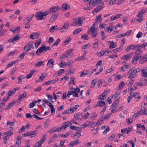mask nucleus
Instances as JSON below:
<instances>
[{
	"label": "nucleus",
	"instance_id": "1",
	"mask_svg": "<svg viewBox=\"0 0 147 147\" xmlns=\"http://www.w3.org/2000/svg\"><path fill=\"white\" fill-rule=\"evenodd\" d=\"M141 47H143L144 49L147 48V43H144L141 45H139V48H137L138 49L136 51V56L132 58V63H133L137 64V60L141 57V56L140 55L142 53V49H141Z\"/></svg>",
	"mask_w": 147,
	"mask_h": 147
},
{
	"label": "nucleus",
	"instance_id": "2",
	"mask_svg": "<svg viewBox=\"0 0 147 147\" xmlns=\"http://www.w3.org/2000/svg\"><path fill=\"white\" fill-rule=\"evenodd\" d=\"M140 71V69L138 68L134 70L130 69L127 73L128 75V78L131 79L137 77L138 76L137 74Z\"/></svg>",
	"mask_w": 147,
	"mask_h": 147
},
{
	"label": "nucleus",
	"instance_id": "3",
	"mask_svg": "<svg viewBox=\"0 0 147 147\" xmlns=\"http://www.w3.org/2000/svg\"><path fill=\"white\" fill-rule=\"evenodd\" d=\"M105 120L104 117H103L100 118L98 120L97 122L92 123V128L94 127H96V128H92V131L95 130L96 131L94 132H92V134H98V132L97 131L100 129L99 125L102 124V121Z\"/></svg>",
	"mask_w": 147,
	"mask_h": 147
},
{
	"label": "nucleus",
	"instance_id": "4",
	"mask_svg": "<svg viewBox=\"0 0 147 147\" xmlns=\"http://www.w3.org/2000/svg\"><path fill=\"white\" fill-rule=\"evenodd\" d=\"M49 14L50 13L48 11L43 12L39 11L36 13L35 17L38 20H41L45 19L46 16Z\"/></svg>",
	"mask_w": 147,
	"mask_h": 147
},
{
	"label": "nucleus",
	"instance_id": "5",
	"mask_svg": "<svg viewBox=\"0 0 147 147\" xmlns=\"http://www.w3.org/2000/svg\"><path fill=\"white\" fill-rule=\"evenodd\" d=\"M145 10L143 9L141 10L140 11L138 12L137 16L138 18H139V19H137V21L139 22H140L142 21L143 19L142 18H143V14L145 12Z\"/></svg>",
	"mask_w": 147,
	"mask_h": 147
},
{
	"label": "nucleus",
	"instance_id": "6",
	"mask_svg": "<svg viewBox=\"0 0 147 147\" xmlns=\"http://www.w3.org/2000/svg\"><path fill=\"white\" fill-rule=\"evenodd\" d=\"M47 137V135L43 134L42 139L35 144L36 147H41L42 144L45 141Z\"/></svg>",
	"mask_w": 147,
	"mask_h": 147
},
{
	"label": "nucleus",
	"instance_id": "7",
	"mask_svg": "<svg viewBox=\"0 0 147 147\" xmlns=\"http://www.w3.org/2000/svg\"><path fill=\"white\" fill-rule=\"evenodd\" d=\"M33 45L34 43L33 42H31L28 43L24 47V50L28 52L32 48L33 49H34V47H33Z\"/></svg>",
	"mask_w": 147,
	"mask_h": 147
},
{
	"label": "nucleus",
	"instance_id": "8",
	"mask_svg": "<svg viewBox=\"0 0 147 147\" xmlns=\"http://www.w3.org/2000/svg\"><path fill=\"white\" fill-rule=\"evenodd\" d=\"M96 24V23H94L92 25V37H95L97 35L98 25Z\"/></svg>",
	"mask_w": 147,
	"mask_h": 147
},
{
	"label": "nucleus",
	"instance_id": "9",
	"mask_svg": "<svg viewBox=\"0 0 147 147\" xmlns=\"http://www.w3.org/2000/svg\"><path fill=\"white\" fill-rule=\"evenodd\" d=\"M83 18L82 17H79L77 21L74 22L73 24L75 26H80L83 24Z\"/></svg>",
	"mask_w": 147,
	"mask_h": 147
},
{
	"label": "nucleus",
	"instance_id": "10",
	"mask_svg": "<svg viewBox=\"0 0 147 147\" xmlns=\"http://www.w3.org/2000/svg\"><path fill=\"white\" fill-rule=\"evenodd\" d=\"M105 7L103 5H99L92 11V13L94 14H95L97 12L100 11L103 8H105Z\"/></svg>",
	"mask_w": 147,
	"mask_h": 147
},
{
	"label": "nucleus",
	"instance_id": "11",
	"mask_svg": "<svg viewBox=\"0 0 147 147\" xmlns=\"http://www.w3.org/2000/svg\"><path fill=\"white\" fill-rule=\"evenodd\" d=\"M18 89L17 88H14L12 90H9V91L7 93V96L10 97L14 94L16 90Z\"/></svg>",
	"mask_w": 147,
	"mask_h": 147
},
{
	"label": "nucleus",
	"instance_id": "12",
	"mask_svg": "<svg viewBox=\"0 0 147 147\" xmlns=\"http://www.w3.org/2000/svg\"><path fill=\"white\" fill-rule=\"evenodd\" d=\"M108 92L107 90H105L102 93V95H99L98 98L102 100H105L106 97V96L108 94Z\"/></svg>",
	"mask_w": 147,
	"mask_h": 147
},
{
	"label": "nucleus",
	"instance_id": "13",
	"mask_svg": "<svg viewBox=\"0 0 147 147\" xmlns=\"http://www.w3.org/2000/svg\"><path fill=\"white\" fill-rule=\"evenodd\" d=\"M54 62L53 59H49L47 62V65L49 68H53L54 65Z\"/></svg>",
	"mask_w": 147,
	"mask_h": 147
},
{
	"label": "nucleus",
	"instance_id": "14",
	"mask_svg": "<svg viewBox=\"0 0 147 147\" xmlns=\"http://www.w3.org/2000/svg\"><path fill=\"white\" fill-rule=\"evenodd\" d=\"M118 107V105L113 103L111 107V112L112 113H114L116 112L117 111V108Z\"/></svg>",
	"mask_w": 147,
	"mask_h": 147
},
{
	"label": "nucleus",
	"instance_id": "15",
	"mask_svg": "<svg viewBox=\"0 0 147 147\" xmlns=\"http://www.w3.org/2000/svg\"><path fill=\"white\" fill-rule=\"evenodd\" d=\"M74 117L76 120H81L82 118V115L81 113H78L74 115Z\"/></svg>",
	"mask_w": 147,
	"mask_h": 147
},
{
	"label": "nucleus",
	"instance_id": "16",
	"mask_svg": "<svg viewBox=\"0 0 147 147\" xmlns=\"http://www.w3.org/2000/svg\"><path fill=\"white\" fill-rule=\"evenodd\" d=\"M132 53H129V54L123 56L121 57V59L123 60H127L129 59L132 57Z\"/></svg>",
	"mask_w": 147,
	"mask_h": 147
},
{
	"label": "nucleus",
	"instance_id": "17",
	"mask_svg": "<svg viewBox=\"0 0 147 147\" xmlns=\"http://www.w3.org/2000/svg\"><path fill=\"white\" fill-rule=\"evenodd\" d=\"M98 83V87L99 88L100 87L102 86V81L101 80L98 81L97 79H94L92 80V84H93L94 86H95L97 83Z\"/></svg>",
	"mask_w": 147,
	"mask_h": 147
},
{
	"label": "nucleus",
	"instance_id": "18",
	"mask_svg": "<svg viewBox=\"0 0 147 147\" xmlns=\"http://www.w3.org/2000/svg\"><path fill=\"white\" fill-rule=\"evenodd\" d=\"M80 142H79V140L78 139L77 140H75L74 141H73L71 142H70L68 146H74L78 144H79Z\"/></svg>",
	"mask_w": 147,
	"mask_h": 147
},
{
	"label": "nucleus",
	"instance_id": "19",
	"mask_svg": "<svg viewBox=\"0 0 147 147\" xmlns=\"http://www.w3.org/2000/svg\"><path fill=\"white\" fill-rule=\"evenodd\" d=\"M60 9V7L59 6H55L51 7L50 9V11L51 12H55L59 10Z\"/></svg>",
	"mask_w": 147,
	"mask_h": 147
},
{
	"label": "nucleus",
	"instance_id": "20",
	"mask_svg": "<svg viewBox=\"0 0 147 147\" xmlns=\"http://www.w3.org/2000/svg\"><path fill=\"white\" fill-rule=\"evenodd\" d=\"M58 80V79H54L51 81H48L46 82H45L43 84V85L45 86L46 85H49L51 84H54L57 82Z\"/></svg>",
	"mask_w": 147,
	"mask_h": 147
},
{
	"label": "nucleus",
	"instance_id": "21",
	"mask_svg": "<svg viewBox=\"0 0 147 147\" xmlns=\"http://www.w3.org/2000/svg\"><path fill=\"white\" fill-rule=\"evenodd\" d=\"M39 34L37 32H34L30 35V38L31 39H34L37 38L39 36Z\"/></svg>",
	"mask_w": 147,
	"mask_h": 147
},
{
	"label": "nucleus",
	"instance_id": "22",
	"mask_svg": "<svg viewBox=\"0 0 147 147\" xmlns=\"http://www.w3.org/2000/svg\"><path fill=\"white\" fill-rule=\"evenodd\" d=\"M69 27V24L67 23H65L63 27L60 30L61 31V32H65L66 31L68 28Z\"/></svg>",
	"mask_w": 147,
	"mask_h": 147
},
{
	"label": "nucleus",
	"instance_id": "23",
	"mask_svg": "<svg viewBox=\"0 0 147 147\" xmlns=\"http://www.w3.org/2000/svg\"><path fill=\"white\" fill-rule=\"evenodd\" d=\"M72 125V123L70 121H67L64 123L62 125V127L64 129H65L67 127H69Z\"/></svg>",
	"mask_w": 147,
	"mask_h": 147
},
{
	"label": "nucleus",
	"instance_id": "24",
	"mask_svg": "<svg viewBox=\"0 0 147 147\" xmlns=\"http://www.w3.org/2000/svg\"><path fill=\"white\" fill-rule=\"evenodd\" d=\"M58 17L57 15L55 13H53L52 16L50 19V21L51 22H54Z\"/></svg>",
	"mask_w": 147,
	"mask_h": 147
},
{
	"label": "nucleus",
	"instance_id": "25",
	"mask_svg": "<svg viewBox=\"0 0 147 147\" xmlns=\"http://www.w3.org/2000/svg\"><path fill=\"white\" fill-rule=\"evenodd\" d=\"M147 55H145L142 57L139 62V63L142 64L145 63L147 61Z\"/></svg>",
	"mask_w": 147,
	"mask_h": 147
},
{
	"label": "nucleus",
	"instance_id": "26",
	"mask_svg": "<svg viewBox=\"0 0 147 147\" xmlns=\"http://www.w3.org/2000/svg\"><path fill=\"white\" fill-rule=\"evenodd\" d=\"M71 133L70 132H67L65 134H60L58 135V136L59 137L64 138H66L69 136L71 134Z\"/></svg>",
	"mask_w": 147,
	"mask_h": 147
},
{
	"label": "nucleus",
	"instance_id": "27",
	"mask_svg": "<svg viewBox=\"0 0 147 147\" xmlns=\"http://www.w3.org/2000/svg\"><path fill=\"white\" fill-rule=\"evenodd\" d=\"M79 106V105H75L74 107H71L70 109V111L71 113H73L76 111Z\"/></svg>",
	"mask_w": 147,
	"mask_h": 147
},
{
	"label": "nucleus",
	"instance_id": "28",
	"mask_svg": "<svg viewBox=\"0 0 147 147\" xmlns=\"http://www.w3.org/2000/svg\"><path fill=\"white\" fill-rule=\"evenodd\" d=\"M142 76L147 77V67L146 69L143 68L142 70Z\"/></svg>",
	"mask_w": 147,
	"mask_h": 147
},
{
	"label": "nucleus",
	"instance_id": "29",
	"mask_svg": "<svg viewBox=\"0 0 147 147\" xmlns=\"http://www.w3.org/2000/svg\"><path fill=\"white\" fill-rule=\"evenodd\" d=\"M34 16V15H30L27 18L24 20V22L26 23H28L31 21L32 20V18Z\"/></svg>",
	"mask_w": 147,
	"mask_h": 147
},
{
	"label": "nucleus",
	"instance_id": "30",
	"mask_svg": "<svg viewBox=\"0 0 147 147\" xmlns=\"http://www.w3.org/2000/svg\"><path fill=\"white\" fill-rule=\"evenodd\" d=\"M26 95L25 93H24L20 95L18 97V100L21 102L22 101V99L26 98Z\"/></svg>",
	"mask_w": 147,
	"mask_h": 147
},
{
	"label": "nucleus",
	"instance_id": "31",
	"mask_svg": "<svg viewBox=\"0 0 147 147\" xmlns=\"http://www.w3.org/2000/svg\"><path fill=\"white\" fill-rule=\"evenodd\" d=\"M122 15L121 14H117L115 16H111V20L112 21L114 20L119 18Z\"/></svg>",
	"mask_w": 147,
	"mask_h": 147
},
{
	"label": "nucleus",
	"instance_id": "32",
	"mask_svg": "<svg viewBox=\"0 0 147 147\" xmlns=\"http://www.w3.org/2000/svg\"><path fill=\"white\" fill-rule=\"evenodd\" d=\"M21 142V140L20 137V136H17L16 138V144L20 146Z\"/></svg>",
	"mask_w": 147,
	"mask_h": 147
},
{
	"label": "nucleus",
	"instance_id": "33",
	"mask_svg": "<svg viewBox=\"0 0 147 147\" xmlns=\"http://www.w3.org/2000/svg\"><path fill=\"white\" fill-rule=\"evenodd\" d=\"M41 39H39L36 40L34 43L35 47L37 49L41 43Z\"/></svg>",
	"mask_w": 147,
	"mask_h": 147
},
{
	"label": "nucleus",
	"instance_id": "34",
	"mask_svg": "<svg viewBox=\"0 0 147 147\" xmlns=\"http://www.w3.org/2000/svg\"><path fill=\"white\" fill-rule=\"evenodd\" d=\"M62 7L65 10H67L70 7V5L68 4L63 3L62 5Z\"/></svg>",
	"mask_w": 147,
	"mask_h": 147
},
{
	"label": "nucleus",
	"instance_id": "35",
	"mask_svg": "<svg viewBox=\"0 0 147 147\" xmlns=\"http://www.w3.org/2000/svg\"><path fill=\"white\" fill-rule=\"evenodd\" d=\"M45 77L46 76L44 75V74H42L40 77L39 79L36 80V82H39L41 81H42Z\"/></svg>",
	"mask_w": 147,
	"mask_h": 147
},
{
	"label": "nucleus",
	"instance_id": "36",
	"mask_svg": "<svg viewBox=\"0 0 147 147\" xmlns=\"http://www.w3.org/2000/svg\"><path fill=\"white\" fill-rule=\"evenodd\" d=\"M76 78L74 76H73L70 78L71 82L69 83V84H73L75 85L76 83V81H75Z\"/></svg>",
	"mask_w": 147,
	"mask_h": 147
},
{
	"label": "nucleus",
	"instance_id": "37",
	"mask_svg": "<svg viewBox=\"0 0 147 147\" xmlns=\"http://www.w3.org/2000/svg\"><path fill=\"white\" fill-rule=\"evenodd\" d=\"M42 48L43 52H45L47 51V50H49L50 49V47L49 46L46 47L45 46H41Z\"/></svg>",
	"mask_w": 147,
	"mask_h": 147
},
{
	"label": "nucleus",
	"instance_id": "38",
	"mask_svg": "<svg viewBox=\"0 0 147 147\" xmlns=\"http://www.w3.org/2000/svg\"><path fill=\"white\" fill-rule=\"evenodd\" d=\"M102 17V15L100 14L98 16H96V22L99 23L101 22L102 20L101 19Z\"/></svg>",
	"mask_w": 147,
	"mask_h": 147
},
{
	"label": "nucleus",
	"instance_id": "39",
	"mask_svg": "<svg viewBox=\"0 0 147 147\" xmlns=\"http://www.w3.org/2000/svg\"><path fill=\"white\" fill-rule=\"evenodd\" d=\"M13 134V132L11 131H8L5 132L4 134L7 137H8L9 136H10Z\"/></svg>",
	"mask_w": 147,
	"mask_h": 147
},
{
	"label": "nucleus",
	"instance_id": "40",
	"mask_svg": "<svg viewBox=\"0 0 147 147\" xmlns=\"http://www.w3.org/2000/svg\"><path fill=\"white\" fill-rule=\"evenodd\" d=\"M109 42L110 43H111L110 45L109 46V48L113 49L115 48L116 47V45L115 44V42L114 41H112L111 42V41H109Z\"/></svg>",
	"mask_w": 147,
	"mask_h": 147
},
{
	"label": "nucleus",
	"instance_id": "41",
	"mask_svg": "<svg viewBox=\"0 0 147 147\" xmlns=\"http://www.w3.org/2000/svg\"><path fill=\"white\" fill-rule=\"evenodd\" d=\"M130 46L131 49L134 50L137 49V48H139V45H130Z\"/></svg>",
	"mask_w": 147,
	"mask_h": 147
},
{
	"label": "nucleus",
	"instance_id": "42",
	"mask_svg": "<svg viewBox=\"0 0 147 147\" xmlns=\"http://www.w3.org/2000/svg\"><path fill=\"white\" fill-rule=\"evenodd\" d=\"M82 30V29L80 28L76 29L73 32V34L74 35L80 33Z\"/></svg>",
	"mask_w": 147,
	"mask_h": 147
},
{
	"label": "nucleus",
	"instance_id": "43",
	"mask_svg": "<svg viewBox=\"0 0 147 147\" xmlns=\"http://www.w3.org/2000/svg\"><path fill=\"white\" fill-rule=\"evenodd\" d=\"M25 78V77L24 76H23L18 77V84H21L22 82V79Z\"/></svg>",
	"mask_w": 147,
	"mask_h": 147
},
{
	"label": "nucleus",
	"instance_id": "44",
	"mask_svg": "<svg viewBox=\"0 0 147 147\" xmlns=\"http://www.w3.org/2000/svg\"><path fill=\"white\" fill-rule=\"evenodd\" d=\"M98 105L100 107L103 106L105 105V103L104 101L100 100L98 102Z\"/></svg>",
	"mask_w": 147,
	"mask_h": 147
},
{
	"label": "nucleus",
	"instance_id": "45",
	"mask_svg": "<svg viewBox=\"0 0 147 147\" xmlns=\"http://www.w3.org/2000/svg\"><path fill=\"white\" fill-rule=\"evenodd\" d=\"M44 65V62L42 61H38L35 65V67H39L41 65Z\"/></svg>",
	"mask_w": 147,
	"mask_h": 147
},
{
	"label": "nucleus",
	"instance_id": "46",
	"mask_svg": "<svg viewBox=\"0 0 147 147\" xmlns=\"http://www.w3.org/2000/svg\"><path fill=\"white\" fill-rule=\"evenodd\" d=\"M70 128L71 129L76 130L77 131H79L80 129L79 127L74 125H71Z\"/></svg>",
	"mask_w": 147,
	"mask_h": 147
},
{
	"label": "nucleus",
	"instance_id": "47",
	"mask_svg": "<svg viewBox=\"0 0 147 147\" xmlns=\"http://www.w3.org/2000/svg\"><path fill=\"white\" fill-rule=\"evenodd\" d=\"M121 132L123 134H128L129 133L127 128L122 129L121 130Z\"/></svg>",
	"mask_w": 147,
	"mask_h": 147
},
{
	"label": "nucleus",
	"instance_id": "48",
	"mask_svg": "<svg viewBox=\"0 0 147 147\" xmlns=\"http://www.w3.org/2000/svg\"><path fill=\"white\" fill-rule=\"evenodd\" d=\"M96 54L99 57H101L104 55H105V52L104 51H102L100 52L96 53Z\"/></svg>",
	"mask_w": 147,
	"mask_h": 147
},
{
	"label": "nucleus",
	"instance_id": "49",
	"mask_svg": "<svg viewBox=\"0 0 147 147\" xmlns=\"http://www.w3.org/2000/svg\"><path fill=\"white\" fill-rule=\"evenodd\" d=\"M57 26H53L49 30L50 32L52 33L55 30L57 29Z\"/></svg>",
	"mask_w": 147,
	"mask_h": 147
},
{
	"label": "nucleus",
	"instance_id": "50",
	"mask_svg": "<svg viewBox=\"0 0 147 147\" xmlns=\"http://www.w3.org/2000/svg\"><path fill=\"white\" fill-rule=\"evenodd\" d=\"M34 71L31 70L30 72V74H28V75L26 76V78L27 79H29L32 76V75L33 74Z\"/></svg>",
	"mask_w": 147,
	"mask_h": 147
},
{
	"label": "nucleus",
	"instance_id": "51",
	"mask_svg": "<svg viewBox=\"0 0 147 147\" xmlns=\"http://www.w3.org/2000/svg\"><path fill=\"white\" fill-rule=\"evenodd\" d=\"M91 47V45L89 43L83 45L82 47V48L83 49H85L89 48Z\"/></svg>",
	"mask_w": 147,
	"mask_h": 147
},
{
	"label": "nucleus",
	"instance_id": "52",
	"mask_svg": "<svg viewBox=\"0 0 147 147\" xmlns=\"http://www.w3.org/2000/svg\"><path fill=\"white\" fill-rule=\"evenodd\" d=\"M124 86V82L123 81H122L120 83L118 87L119 89H122Z\"/></svg>",
	"mask_w": 147,
	"mask_h": 147
},
{
	"label": "nucleus",
	"instance_id": "53",
	"mask_svg": "<svg viewBox=\"0 0 147 147\" xmlns=\"http://www.w3.org/2000/svg\"><path fill=\"white\" fill-rule=\"evenodd\" d=\"M43 52L42 48L41 47L40 48H39L36 51V54L37 55H39L41 52Z\"/></svg>",
	"mask_w": 147,
	"mask_h": 147
},
{
	"label": "nucleus",
	"instance_id": "54",
	"mask_svg": "<svg viewBox=\"0 0 147 147\" xmlns=\"http://www.w3.org/2000/svg\"><path fill=\"white\" fill-rule=\"evenodd\" d=\"M33 132V131H31L28 132H27L25 134H23L24 136V137H28L31 136Z\"/></svg>",
	"mask_w": 147,
	"mask_h": 147
},
{
	"label": "nucleus",
	"instance_id": "55",
	"mask_svg": "<svg viewBox=\"0 0 147 147\" xmlns=\"http://www.w3.org/2000/svg\"><path fill=\"white\" fill-rule=\"evenodd\" d=\"M73 135H74L73 136V137H75V138L76 139L79 138L81 136V134L80 133L78 132H77L76 133L73 134Z\"/></svg>",
	"mask_w": 147,
	"mask_h": 147
},
{
	"label": "nucleus",
	"instance_id": "56",
	"mask_svg": "<svg viewBox=\"0 0 147 147\" xmlns=\"http://www.w3.org/2000/svg\"><path fill=\"white\" fill-rule=\"evenodd\" d=\"M81 38L84 40H88L89 39L88 35L86 34H84L81 36Z\"/></svg>",
	"mask_w": 147,
	"mask_h": 147
},
{
	"label": "nucleus",
	"instance_id": "57",
	"mask_svg": "<svg viewBox=\"0 0 147 147\" xmlns=\"http://www.w3.org/2000/svg\"><path fill=\"white\" fill-rule=\"evenodd\" d=\"M37 130L33 131V132L32 133V134L31 136L30 137V138H32L36 136L37 135Z\"/></svg>",
	"mask_w": 147,
	"mask_h": 147
},
{
	"label": "nucleus",
	"instance_id": "58",
	"mask_svg": "<svg viewBox=\"0 0 147 147\" xmlns=\"http://www.w3.org/2000/svg\"><path fill=\"white\" fill-rule=\"evenodd\" d=\"M60 41V38H58L53 45V46H57Z\"/></svg>",
	"mask_w": 147,
	"mask_h": 147
},
{
	"label": "nucleus",
	"instance_id": "59",
	"mask_svg": "<svg viewBox=\"0 0 147 147\" xmlns=\"http://www.w3.org/2000/svg\"><path fill=\"white\" fill-rule=\"evenodd\" d=\"M106 27V25L105 24H100L99 25V28L100 29L105 28Z\"/></svg>",
	"mask_w": 147,
	"mask_h": 147
},
{
	"label": "nucleus",
	"instance_id": "60",
	"mask_svg": "<svg viewBox=\"0 0 147 147\" xmlns=\"http://www.w3.org/2000/svg\"><path fill=\"white\" fill-rule=\"evenodd\" d=\"M98 45V42L97 41L96 42L94 43L93 47L94 50H96L97 49Z\"/></svg>",
	"mask_w": 147,
	"mask_h": 147
},
{
	"label": "nucleus",
	"instance_id": "61",
	"mask_svg": "<svg viewBox=\"0 0 147 147\" xmlns=\"http://www.w3.org/2000/svg\"><path fill=\"white\" fill-rule=\"evenodd\" d=\"M90 115V114L88 112L86 113L84 115L82 116L83 118L85 119H87Z\"/></svg>",
	"mask_w": 147,
	"mask_h": 147
},
{
	"label": "nucleus",
	"instance_id": "62",
	"mask_svg": "<svg viewBox=\"0 0 147 147\" xmlns=\"http://www.w3.org/2000/svg\"><path fill=\"white\" fill-rule=\"evenodd\" d=\"M101 34H102V40L105 39L107 37V36L105 34V32L104 31H101Z\"/></svg>",
	"mask_w": 147,
	"mask_h": 147
},
{
	"label": "nucleus",
	"instance_id": "63",
	"mask_svg": "<svg viewBox=\"0 0 147 147\" xmlns=\"http://www.w3.org/2000/svg\"><path fill=\"white\" fill-rule=\"evenodd\" d=\"M114 69V67H111V68L107 69L106 71V72L107 73H109L113 71Z\"/></svg>",
	"mask_w": 147,
	"mask_h": 147
},
{
	"label": "nucleus",
	"instance_id": "64",
	"mask_svg": "<svg viewBox=\"0 0 147 147\" xmlns=\"http://www.w3.org/2000/svg\"><path fill=\"white\" fill-rule=\"evenodd\" d=\"M88 73L87 71H83L82 72L80 73V76L81 77H83L84 76L86 75Z\"/></svg>",
	"mask_w": 147,
	"mask_h": 147
}]
</instances>
